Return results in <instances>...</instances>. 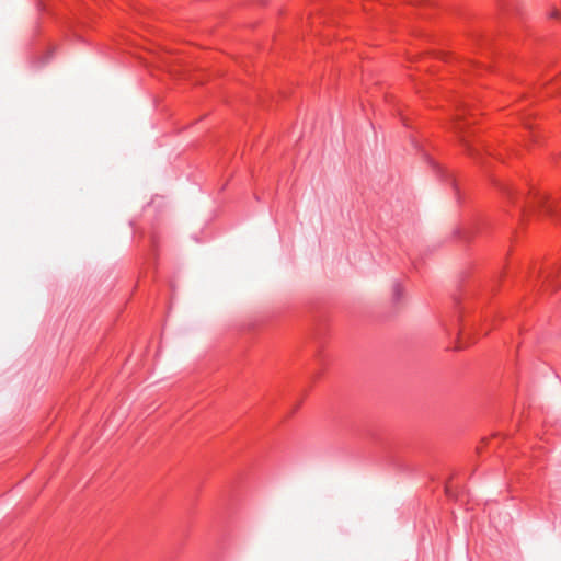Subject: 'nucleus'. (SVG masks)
I'll list each match as a JSON object with an SVG mask.
<instances>
[{
    "label": "nucleus",
    "mask_w": 561,
    "mask_h": 561,
    "mask_svg": "<svg viewBox=\"0 0 561 561\" xmlns=\"http://www.w3.org/2000/svg\"><path fill=\"white\" fill-rule=\"evenodd\" d=\"M550 16L553 19H559V18H561V11L558 9H553L550 13Z\"/></svg>",
    "instance_id": "nucleus-3"
},
{
    "label": "nucleus",
    "mask_w": 561,
    "mask_h": 561,
    "mask_svg": "<svg viewBox=\"0 0 561 561\" xmlns=\"http://www.w3.org/2000/svg\"><path fill=\"white\" fill-rule=\"evenodd\" d=\"M403 288L400 283H394L392 287V297L394 301H399L402 297Z\"/></svg>",
    "instance_id": "nucleus-2"
},
{
    "label": "nucleus",
    "mask_w": 561,
    "mask_h": 561,
    "mask_svg": "<svg viewBox=\"0 0 561 561\" xmlns=\"http://www.w3.org/2000/svg\"><path fill=\"white\" fill-rule=\"evenodd\" d=\"M503 191L510 198L516 199V203L520 206L523 211L526 209H542L548 214H552L560 208L559 204L550 201V198L542 193H536L533 197H529L519 193L517 194L515 190L510 186H504Z\"/></svg>",
    "instance_id": "nucleus-1"
}]
</instances>
